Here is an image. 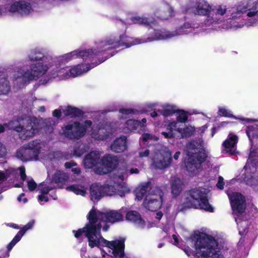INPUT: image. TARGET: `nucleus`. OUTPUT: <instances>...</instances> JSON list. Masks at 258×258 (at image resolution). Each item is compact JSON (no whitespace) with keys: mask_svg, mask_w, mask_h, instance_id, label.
Returning <instances> with one entry per match:
<instances>
[{"mask_svg":"<svg viewBox=\"0 0 258 258\" xmlns=\"http://www.w3.org/2000/svg\"><path fill=\"white\" fill-rule=\"evenodd\" d=\"M7 174V173L5 174L4 172L0 171V184L8 177Z\"/></svg>","mask_w":258,"mask_h":258,"instance_id":"nucleus-56","label":"nucleus"},{"mask_svg":"<svg viewBox=\"0 0 258 258\" xmlns=\"http://www.w3.org/2000/svg\"><path fill=\"white\" fill-rule=\"evenodd\" d=\"M48 149L47 145L39 141H33L25 145L19 149L16 153L17 157L23 161L38 160L39 158L45 161L55 159V153H44Z\"/></svg>","mask_w":258,"mask_h":258,"instance_id":"nucleus-7","label":"nucleus"},{"mask_svg":"<svg viewBox=\"0 0 258 258\" xmlns=\"http://www.w3.org/2000/svg\"><path fill=\"white\" fill-rule=\"evenodd\" d=\"M183 251L185 252V253H186V254L188 256H190V255H191L192 254V251L188 247V248H184L183 249Z\"/></svg>","mask_w":258,"mask_h":258,"instance_id":"nucleus-59","label":"nucleus"},{"mask_svg":"<svg viewBox=\"0 0 258 258\" xmlns=\"http://www.w3.org/2000/svg\"><path fill=\"white\" fill-rule=\"evenodd\" d=\"M5 125L8 127V130H15L18 132H20L22 127L20 122L17 119L13 120L8 123H5Z\"/></svg>","mask_w":258,"mask_h":258,"instance_id":"nucleus-42","label":"nucleus"},{"mask_svg":"<svg viewBox=\"0 0 258 258\" xmlns=\"http://www.w3.org/2000/svg\"><path fill=\"white\" fill-rule=\"evenodd\" d=\"M141 124L138 120L134 119L127 120L123 128V131L125 133L134 132L139 128V125Z\"/></svg>","mask_w":258,"mask_h":258,"instance_id":"nucleus-34","label":"nucleus"},{"mask_svg":"<svg viewBox=\"0 0 258 258\" xmlns=\"http://www.w3.org/2000/svg\"><path fill=\"white\" fill-rule=\"evenodd\" d=\"M118 163V160L116 156L106 155L101 159L100 165L96 169V172L99 174H106L114 169Z\"/></svg>","mask_w":258,"mask_h":258,"instance_id":"nucleus-17","label":"nucleus"},{"mask_svg":"<svg viewBox=\"0 0 258 258\" xmlns=\"http://www.w3.org/2000/svg\"><path fill=\"white\" fill-rule=\"evenodd\" d=\"M72 171L74 172L76 174H79L80 173V169L79 168L77 167L76 166L72 168Z\"/></svg>","mask_w":258,"mask_h":258,"instance_id":"nucleus-62","label":"nucleus"},{"mask_svg":"<svg viewBox=\"0 0 258 258\" xmlns=\"http://www.w3.org/2000/svg\"><path fill=\"white\" fill-rule=\"evenodd\" d=\"M200 145L195 141L188 143L186 147L187 158L185 165L190 172L195 173L201 167L206 158L205 154L201 151Z\"/></svg>","mask_w":258,"mask_h":258,"instance_id":"nucleus-10","label":"nucleus"},{"mask_svg":"<svg viewBox=\"0 0 258 258\" xmlns=\"http://www.w3.org/2000/svg\"><path fill=\"white\" fill-rule=\"evenodd\" d=\"M208 190L205 188H198L192 189L190 196L187 199L185 207L200 209L205 211L213 212L214 208L209 203L208 200Z\"/></svg>","mask_w":258,"mask_h":258,"instance_id":"nucleus-11","label":"nucleus"},{"mask_svg":"<svg viewBox=\"0 0 258 258\" xmlns=\"http://www.w3.org/2000/svg\"><path fill=\"white\" fill-rule=\"evenodd\" d=\"M91 125L92 122L90 120H86L82 123L71 122L63 129V134L68 138L79 139L84 136L87 130Z\"/></svg>","mask_w":258,"mask_h":258,"instance_id":"nucleus-13","label":"nucleus"},{"mask_svg":"<svg viewBox=\"0 0 258 258\" xmlns=\"http://www.w3.org/2000/svg\"><path fill=\"white\" fill-rule=\"evenodd\" d=\"M163 216V214L161 212H158L156 213V216L155 218L157 219L160 220L161 219V218Z\"/></svg>","mask_w":258,"mask_h":258,"instance_id":"nucleus-63","label":"nucleus"},{"mask_svg":"<svg viewBox=\"0 0 258 258\" xmlns=\"http://www.w3.org/2000/svg\"><path fill=\"white\" fill-rule=\"evenodd\" d=\"M8 11L14 14L26 17L33 12L31 3L26 1H16L8 5Z\"/></svg>","mask_w":258,"mask_h":258,"instance_id":"nucleus-16","label":"nucleus"},{"mask_svg":"<svg viewBox=\"0 0 258 258\" xmlns=\"http://www.w3.org/2000/svg\"><path fill=\"white\" fill-rule=\"evenodd\" d=\"M190 27L189 23H185L182 26L174 31L155 30L147 38H134L127 36L124 34L120 35L118 37L111 36L108 39V40L106 42V43H108L105 44L102 43L100 45V47L102 46H107L106 49H113L123 45L129 47L134 45L169 39L190 32Z\"/></svg>","mask_w":258,"mask_h":258,"instance_id":"nucleus-4","label":"nucleus"},{"mask_svg":"<svg viewBox=\"0 0 258 258\" xmlns=\"http://www.w3.org/2000/svg\"><path fill=\"white\" fill-rule=\"evenodd\" d=\"M136 198L141 200L144 197V208L154 211L160 209L162 205L163 192L158 186H152L151 182L141 183L136 189Z\"/></svg>","mask_w":258,"mask_h":258,"instance_id":"nucleus-6","label":"nucleus"},{"mask_svg":"<svg viewBox=\"0 0 258 258\" xmlns=\"http://www.w3.org/2000/svg\"><path fill=\"white\" fill-rule=\"evenodd\" d=\"M227 194L230 201L235 216V221L237 223L239 232L240 234L246 231L247 221L242 220L243 214L245 210V201L244 198L241 194L238 192H234L231 190L227 191Z\"/></svg>","mask_w":258,"mask_h":258,"instance_id":"nucleus-9","label":"nucleus"},{"mask_svg":"<svg viewBox=\"0 0 258 258\" xmlns=\"http://www.w3.org/2000/svg\"><path fill=\"white\" fill-rule=\"evenodd\" d=\"M118 179V175H116L113 178V182L112 181H107V182L104 185H102L104 191L113 190L111 195H105V196H113L115 194H117L120 197L124 195V190L123 189L122 184L120 182H115L114 180Z\"/></svg>","mask_w":258,"mask_h":258,"instance_id":"nucleus-21","label":"nucleus"},{"mask_svg":"<svg viewBox=\"0 0 258 258\" xmlns=\"http://www.w3.org/2000/svg\"><path fill=\"white\" fill-rule=\"evenodd\" d=\"M165 9L166 12H164L163 14H161L157 16L161 19H167L173 16V11L171 7L168 5H166Z\"/></svg>","mask_w":258,"mask_h":258,"instance_id":"nucleus-43","label":"nucleus"},{"mask_svg":"<svg viewBox=\"0 0 258 258\" xmlns=\"http://www.w3.org/2000/svg\"><path fill=\"white\" fill-rule=\"evenodd\" d=\"M180 155V152H179V151L176 152L174 154V156H173V159H174V160H178V159L179 158V157Z\"/></svg>","mask_w":258,"mask_h":258,"instance_id":"nucleus-64","label":"nucleus"},{"mask_svg":"<svg viewBox=\"0 0 258 258\" xmlns=\"http://www.w3.org/2000/svg\"><path fill=\"white\" fill-rule=\"evenodd\" d=\"M10 90V86L4 75H0V95L7 94Z\"/></svg>","mask_w":258,"mask_h":258,"instance_id":"nucleus-38","label":"nucleus"},{"mask_svg":"<svg viewBox=\"0 0 258 258\" xmlns=\"http://www.w3.org/2000/svg\"><path fill=\"white\" fill-rule=\"evenodd\" d=\"M223 180L224 179L222 176L219 177L218 181L216 185L217 187L220 189H222L224 188V182Z\"/></svg>","mask_w":258,"mask_h":258,"instance_id":"nucleus-53","label":"nucleus"},{"mask_svg":"<svg viewBox=\"0 0 258 258\" xmlns=\"http://www.w3.org/2000/svg\"><path fill=\"white\" fill-rule=\"evenodd\" d=\"M194 244L198 258H224L217 241L210 235L200 234Z\"/></svg>","mask_w":258,"mask_h":258,"instance_id":"nucleus-8","label":"nucleus"},{"mask_svg":"<svg viewBox=\"0 0 258 258\" xmlns=\"http://www.w3.org/2000/svg\"><path fill=\"white\" fill-rule=\"evenodd\" d=\"M27 184L28 189L30 191L34 190L36 187V183L32 179H28L27 180Z\"/></svg>","mask_w":258,"mask_h":258,"instance_id":"nucleus-50","label":"nucleus"},{"mask_svg":"<svg viewBox=\"0 0 258 258\" xmlns=\"http://www.w3.org/2000/svg\"><path fill=\"white\" fill-rule=\"evenodd\" d=\"M89 149V146L82 142H77L74 146V155L80 157Z\"/></svg>","mask_w":258,"mask_h":258,"instance_id":"nucleus-37","label":"nucleus"},{"mask_svg":"<svg viewBox=\"0 0 258 258\" xmlns=\"http://www.w3.org/2000/svg\"><path fill=\"white\" fill-rule=\"evenodd\" d=\"M81 256L82 258H90L89 255L86 253V248L84 247L82 248L81 250Z\"/></svg>","mask_w":258,"mask_h":258,"instance_id":"nucleus-57","label":"nucleus"},{"mask_svg":"<svg viewBox=\"0 0 258 258\" xmlns=\"http://www.w3.org/2000/svg\"><path fill=\"white\" fill-rule=\"evenodd\" d=\"M237 142V136L232 133H230L226 140L223 143V152L228 153L231 155L234 154L235 152L234 148Z\"/></svg>","mask_w":258,"mask_h":258,"instance_id":"nucleus-25","label":"nucleus"},{"mask_svg":"<svg viewBox=\"0 0 258 258\" xmlns=\"http://www.w3.org/2000/svg\"><path fill=\"white\" fill-rule=\"evenodd\" d=\"M69 175L61 171H56L54 174L52 179L47 178L46 180L38 186L40 195L38 196V200L40 202H46L48 201L47 195L49 192L57 187H62V183L67 181Z\"/></svg>","mask_w":258,"mask_h":258,"instance_id":"nucleus-12","label":"nucleus"},{"mask_svg":"<svg viewBox=\"0 0 258 258\" xmlns=\"http://www.w3.org/2000/svg\"><path fill=\"white\" fill-rule=\"evenodd\" d=\"M126 219L133 223L139 228L143 229L147 227L145 220L142 218L141 215L136 211H131L128 212L126 214Z\"/></svg>","mask_w":258,"mask_h":258,"instance_id":"nucleus-27","label":"nucleus"},{"mask_svg":"<svg viewBox=\"0 0 258 258\" xmlns=\"http://www.w3.org/2000/svg\"><path fill=\"white\" fill-rule=\"evenodd\" d=\"M213 10L216 11L218 15H221L223 17L224 15L226 14L227 12L226 6L222 5H220L215 7L214 9L213 8Z\"/></svg>","mask_w":258,"mask_h":258,"instance_id":"nucleus-47","label":"nucleus"},{"mask_svg":"<svg viewBox=\"0 0 258 258\" xmlns=\"http://www.w3.org/2000/svg\"><path fill=\"white\" fill-rule=\"evenodd\" d=\"M8 11V6L6 7L5 6L0 5V17L5 16Z\"/></svg>","mask_w":258,"mask_h":258,"instance_id":"nucleus-51","label":"nucleus"},{"mask_svg":"<svg viewBox=\"0 0 258 258\" xmlns=\"http://www.w3.org/2000/svg\"><path fill=\"white\" fill-rule=\"evenodd\" d=\"M5 152V148L2 144V143L0 142V158H2L4 156Z\"/></svg>","mask_w":258,"mask_h":258,"instance_id":"nucleus-58","label":"nucleus"},{"mask_svg":"<svg viewBox=\"0 0 258 258\" xmlns=\"http://www.w3.org/2000/svg\"><path fill=\"white\" fill-rule=\"evenodd\" d=\"M101 152L97 151H91L86 155L83 161V164L86 168H91L98 165H100Z\"/></svg>","mask_w":258,"mask_h":258,"instance_id":"nucleus-22","label":"nucleus"},{"mask_svg":"<svg viewBox=\"0 0 258 258\" xmlns=\"http://www.w3.org/2000/svg\"><path fill=\"white\" fill-rule=\"evenodd\" d=\"M128 173L130 174H138L139 170L137 168H131L130 170L125 168L119 169L118 173V179L120 181H122L127 177Z\"/></svg>","mask_w":258,"mask_h":258,"instance_id":"nucleus-35","label":"nucleus"},{"mask_svg":"<svg viewBox=\"0 0 258 258\" xmlns=\"http://www.w3.org/2000/svg\"><path fill=\"white\" fill-rule=\"evenodd\" d=\"M66 189L70 191L74 192L78 195L85 196L86 194L87 187L84 185L79 184H74L70 186H68L65 187Z\"/></svg>","mask_w":258,"mask_h":258,"instance_id":"nucleus-31","label":"nucleus"},{"mask_svg":"<svg viewBox=\"0 0 258 258\" xmlns=\"http://www.w3.org/2000/svg\"><path fill=\"white\" fill-rule=\"evenodd\" d=\"M182 184L183 182L180 178L176 177L172 178L171 188V192L174 196H177L180 193L182 188Z\"/></svg>","mask_w":258,"mask_h":258,"instance_id":"nucleus-30","label":"nucleus"},{"mask_svg":"<svg viewBox=\"0 0 258 258\" xmlns=\"http://www.w3.org/2000/svg\"><path fill=\"white\" fill-rule=\"evenodd\" d=\"M119 112L121 114L120 116L121 118L130 117L135 113V111L131 109H120Z\"/></svg>","mask_w":258,"mask_h":258,"instance_id":"nucleus-45","label":"nucleus"},{"mask_svg":"<svg viewBox=\"0 0 258 258\" xmlns=\"http://www.w3.org/2000/svg\"><path fill=\"white\" fill-rule=\"evenodd\" d=\"M212 7L205 0H199L193 7L186 10V12L194 13L195 15L207 16L212 12Z\"/></svg>","mask_w":258,"mask_h":258,"instance_id":"nucleus-19","label":"nucleus"},{"mask_svg":"<svg viewBox=\"0 0 258 258\" xmlns=\"http://www.w3.org/2000/svg\"><path fill=\"white\" fill-rule=\"evenodd\" d=\"M108 39H109V37L106 38L103 41L99 42L97 44V50L95 51L93 50L92 49H88L79 51L78 50H75L74 51L77 52V55H75L74 56L71 55L69 56V58L70 59H69L67 61L64 62V61L66 60V59H64L62 61H60L59 63H56L55 64L56 68H55V70H51V72H50V79H55L58 81H60L66 79L71 77H76L83 74V73H86L92 68H93L94 67L101 62H104L109 57V56L106 57L104 59L99 60V62L96 64H79L74 67L72 69H69L68 67L63 66L64 63L68 62L72 59L80 57L82 58L83 59H91L95 56L101 54L104 52L109 50L110 49H106L107 46H102V47H100V45L102 43L104 44H107L108 43H106V42L108 40Z\"/></svg>","mask_w":258,"mask_h":258,"instance_id":"nucleus-3","label":"nucleus"},{"mask_svg":"<svg viewBox=\"0 0 258 258\" xmlns=\"http://www.w3.org/2000/svg\"><path fill=\"white\" fill-rule=\"evenodd\" d=\"M152 165L156 169H163L168 167L171 163V152L169 149L163 146L155 153L152 158Z\"/></svg>","mask_w":258,"mask_h":258,"instance_id":"nucleus-14","label":"nucleus"},{"mask_svg":"<svg viewBox=\"0 0 258 258\" xmlns=\"http://www.w3.org/2000/svg\"><path fill=\"white\" fill-rule=\"evenodd\" d=\"M39 130L38 121L36 118H32L30 123L25 127L22 126L19 134L22 140H25L27 138L32 137Z\"/></svg>","mask_w":258,"mask_h":258,"instance_id":"nucleus-20","label":"nucleus"},{"mask_svg":"<svg viewBox=\"0 0 258 258\" xmlns=\"http://www.w3.org/2000/svg\"><path fill=\"white\" fill-rule=\"evenodd\" d=\"M77 166V164L73 161L67 162L64 164V166L66 168H72Z\"/></svg>","mask_w":258,"mask_h":258,"instance_id":"nucleus-54","label":"nucleus"},{"mask_svg":"<svg viewBox=\"0 0 258 258\" xmlns=\"http://www.w3.org/2000/svg\"><path fill=\"white\" fill-rule=\"evenodd\" d=\"M112 134L111 130H108L107 127L99 128L97 131L94 130L92 133V137L95 140H104Z\"/></svg>","mask_w":258,"mask_h":258,"instance_id":"nucleus-29","label":"nucleus"},{"mask_svg":"<svg viewBox=\"0 0 258 258\" xmlns=\"http://www.w3.org/2000/svg\"><path fill=\"white\" fill-rule=\"evenodd\" d=\"M218 114L220 116H226V117H233L235 119H239L241 120L246 121L248 122L256 121L254 119H248V118H240L234 116L232 115L231 111H230L229 110L226 109L224 107H219Z\"/></svg>","mask_w":258,"mask_h":258,"instance_id":"nucleus-36","label":"nucleus"},{"mask_svg":"<svg viewBox=\"0 0 258 258\" xmlns=\"http://www.w3.org/2000/svg\"><path fill=\"white\" fill-rule=\"evenodd\" d=\"M77 54V51H72L58 57H51L46 56L42 49H34L29 54L28 58L31 61L38 62L31 64L30 69L25 72L21 69L17 68V73L13 75V80L21 86L30 81L38 80L46 73L50 78V72L56 68V63L66 59L65 62L70 59L69 56Z\"/></svg>","mask_w":258,"mask_h":258,"instance_id":"nucleus-2","label":"nucleus"},{"mask_svg":"<svg viewBox=\"0 0 258 258\" xmlns=\"http://www.w3.org/2000/svg\"><path fill=\"white\" fill-rule=\"evenodd\" d=\"M243 180L246 184L252 186L256 191H258V177H254L251 175H245Z\"/></svg>","mask_w":258,"mask_h":258,"instance_id":"nucleus-40","label":"nucleus"},{"mask_svg":"<svg viewBox=\"0 0 258 258\" xmlns=\"http://www.w3.org/2000/svg\"><path fill=\"white\" fill-rule=\"evenodd\" d=\"M61 115V111L60 110L55 109L53 112V115L56 117H59Z\"/></svg>","mask_w":258,"mask_h":258,"instance_id":"nucleus-61","label":"nucleus"},{"mask_svg":"<svg viewBox=\"0 0 258 258\" xmlns=\"http://www.w3.org/2000/svg\"><path fill=\"white\" fill-rule=\"evenodd\" d=\"M187 119V115L186 112L184 110H179L178 112V115L177 116V127H179L178 126L179 122H184Z\"/></svg>","mask_w":258,"mask_h":258,"instance_id":"nucleus-46","label":"nucleus"},{"mask_svg":"<svg viewBox=\"0 0 258 258\" xmlns=\"http://www.w3.org/2000/svg\"><path fill=\"white\" fill-rule=\"evenodd\" d=\"M147 122V120L146 118H144L142 119L141 121L140 122V123L141 124L139 125V128H140V130H144L145 127H146V125H145V123H146Z\"/></svg>","mask_w":258,"mask_h":258,"instance_id":"nucleus-55","label":"nucleus"},{"mask_svg":"<svg viewBox=\"0 0 258 258\" xmlns=\"http://www.w3.org/2000/svg\"><path fill=\"white\" fill-rule=\"evenodd\" d=\"M258 166V148L251 146L247 163L244 166L247 173L248 169L253 171L252 168Z\"/></svg>","mask_w":258,"mask_h":258,"instance_id":"nucleus-24","label":"nucleus"},{"mask_svg":"<svg viewBox=\"0 0 258 258\" xmlns=\"http://www.w3.org/2000/svg\"><path fill=\"white\" fill-rule=\"evenodd\" d=\"M172 238H173V240H172L171 241V242L174 244V245H178V238L176 236V235L173 234L172 235Z\"/></svg>","mask_w":258,"mask_h":258,"instance_id":"nucleus-60","label":"nucleus"},{"mask_svg":"<svg viewBox=\"0 0 258 258\" xmlns=\"http://www.w3.org/2000/svg\"><path fill=\"white\" fill-rule=\"evenodd\" d=\"M246 134L251 142L253 139L258 137V130L253 126H249L246 130Z\"/></svg>","mask_w":258,"mask_h":258,"instance_id":"nucleus-44","label":"nucleus"},{"mask_svg":"<svg viewBox=\"0 0 258 258\" xmlns=\"http://www.w3.org/2000/svg\"><path fill=\"white\" fill-rule=\"evenodd\" d=\"M132 21L134 24H138L145 26H152L155 24V20L148 19L145 17L136 16L132 18Z\"/></svg>","mask_w":258,"mask_h":258,"instance_id":"nucleus-33","label":"nucleus"},{"mask_svg":"<svg viewBox=\"0 0 258 258\" xmlns=\"http://www.w3.org/2000/svg\"><path fill=\"white\" fill-rule=\"evenodd\" d=\"M149 155V150L147 148H142L139 152V156L141 158L148 157Z\"/></svg>","mask_w":258,"mask_h":258,"instance_id":"nucleus-49","label":"nucleus"},{"mask_svg":"<svg viewBox=\"0 0 258 258\" xmlns=\"http://www.w3.org/2000/svg\"><path fill=\"white\" fill-rule=\"evenodd\" d=\"M19 169L20 171L21 178L23 181H24L26 178V175L25 174V169L24 167L21 166L19 167Z\"/></svg>","mask_w":258,"mask_h":258,"instance_id":"nucleus-52","label":"nucleus"},{"mask_svg":"<svg viewBox=\"0 0 258 258\" xmlns=\"http://www.w3.org/2000/svg\"><path fill=\"white\" fill-rule=\"evenodd\" d=\"M63 112L66 116H69L71 117H75L81 115V111L75 107L68 106L63 109Z\"/></svg>","mask_w":258,"mask_h":258,"instance_id":"nucleus-41","label":"nucleus"},{"mask_svg":"<svg viewBox=\"0 0 258 258\" xmlns=\"http://www.w3.org/2000/svg\"><path fill=\"white\" fill-rule=\"evenodd\" d=\"M157 111L164 117L172 115L175 112V109L173 106L165 104L160 106L158 108Z\"/></svg>","mask_w":258,"mask_h":258,"instance_id":"nucleus-32","label":"nucleus"},{"mask_svg":"<svg viewBox=\"0 0 258 258\" xmlns=\"http://www.w3.org/2000/svg\"><path fill=\"white\" fill-rule=\"evenodd\" d=\"M88 219L89 223L84 228L78 231L73 230L75 237L79 238L83 234L88 239L89 246L99 247L105 246V249H101L102 256L106 254V251L115 258H127L124 256V239L121 238L111 241L104 239L101 235V228L106 231L108 226L106 222L114 223L123 220L120 211L109 210L105 213L92 209L89 212Z\"/></svg>","mask_w":258,"mask_h":258,"instance_id":"nucleus-1","label":"nucleus"},{"mask_svg":"<svg viewBox=\"0 0 258 258\" xmlns=\"http://www.w3.org/2000/svg\"><path fill=\"white\" fill-rule=\"evenodd\" d=\"M158 138L149 133L144 134L142 135V140L144 142H147L149 140L157 141Z\"/></svg>","mask_w":258,"mask_h":258,"instance_id":"nucleus-48","label":"nucleus"},{"mask_svg":"<svg viewBox=\"0 0 258 258\" xmlns=\"http://www.w3.org/2000/svg\"><path fill=\"white\" fill-rule=\"evenodd\" d=\"M168 132H163L162 134L166 138H171L175 137L174 132L177 131L181 134L182 137H186L190 136L194 132V128L190 126L181 128L177 127V122L175 121L171 122L167 126Z\"/></svg>","mask_w":258,"mask_h":258,"instance_id":"nucleus-18","label":"nucleus"},{"mask_svg":"<svg viewBox=\"0 0 258 258\" xmlns=\"http://www.w3.org/2000/svg\"><path fill=\"white\" fill-rule=\"evenodd\" d=\"M10 90V86L4 75H0V95L7 94Z\"/></svg>","mask_w":258,"mask_h":258,"instance_id":"nucleus-39","label":"nucleus"},{"mask_svg":"<svg viewBox=\"0 0 258 258\" xmlns=\"http://www.w3.org/2000/svg\"><path fill=\"white\" fill-rule=\"evenodd\" d=\"M231 28H249L258 25V1L244 0L232 14Z\"/></svg>","mask_w":258,"mask_h":258,"instance_id":"nucleus-5","label":"nucleus"},{"mask_svg":"<svg viewBox=\"0 0 258 258\" xmlns=\"http://www.w3.org/2000/svg\"><path fill=\"white\" fill-rule=\"evenodd\" d=\"M127 138L121 136L116 138L111 144V150L115 153H122L127 150Z\"/></svg>","mask_w":258,"mask_h":258,"instance_id":"nucleus-26","label":"nucleus"},{"mask_svg":"<svg viewBox=\"0 0 258 258\" xmlns=\"http://www.w3.org/2000/svg\"><path fill=\"white\" fill-rule=\"evenodd\" d=\"M34 224V221H31L28 222L23 228L19 231L17 235L14 237L11 242L8 245L7 248L10 251L14 245L19 242L25 233L28 230L32 228Z\"/></svg>","mask_w":258,"mask_h":258,"instance_id":"nucleus-28","label":"nucleus"},{"mask_svg":"<svg viewBox=\"0 0 258 258\" xmlns=\"http://www.w3.org/2000/svg\"><path fill=\"white\" fill-rule=\"evenodd\" d=\"M244 1L240 2L238 3L236 7L232 8V10L230 13V16L229 19L226 21H224V17L221 15H218L214 10L212 9V12L207 16V18L205 21V25L207 26H214L216 24H219L222 23L221 25L222 28L223 29H230L233 30H237V29H234L229 26L231 25V21L233 20L232 19V14L234 12V9H236L239 5L242 3ZM239 29H238V30Z\"/></svg>","mask_w":258,"mask_h":258,"instance_id":"nucleus-15","label":"nucleus"},{"mask_svg":"<svg viewBox=\"0 0 258 258\" xmlns=\"http://www.w3.org/2000/svg\"><path fill=\"white\" fill-rule=\"evenodd\" d=\"M113 190L104 191L102 185L98 183L92 184L90 188L91 200L93 201H98L105 195H111Z\"/></svg>","mask_w":258,"mask_h":258,"instance_id":"nucleus-23","label":"nucleus"}]
</instances>
